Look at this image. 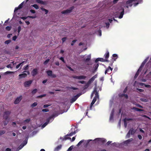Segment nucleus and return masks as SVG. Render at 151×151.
Wrapping results in <instances>:
<instances>
[{"instance_id": "obj_1", "label": "nucleus", "mask_w": 151, "mask_h": 151, "mask_svg": "<svg viewBox=\"0 0 151 151\" xmlns=\"http://www.w3.org/2000/svg\"><path fill=\"white\" fill-rule=\"evenodd\" d=\"M100 61L102 62H109V60L107 59H104L102 58H97L95 60V64L94 65L93 68L94 69L93 70V73H94L97 71V69L99 66V63H98V61Z\"/></svg>"}, {"instance_id": "obj_2", "label": "nucleus", "mask_w": 151, "mask_h": 151, "mask_svg": "<svg viewBox=\"0 0 151 151\" xmlns=\"http://www.w3.org/2000/svg\"><path fill=\"white\" fill-rule=\"evenodd\" d=\"M74 6H72L70 7L68 9L65 10H64L61 12V13L62 14H66L70 13L74 9Z\"/></svg>"}, {"instance_id": "obj_3", "label": "nucleus", "mask_w": 151, "mask_h": 151, "mask_svg": "<svg viewBox=\"0 0 151 151\" xmlns=\"http://www.w3.org/2000/svg\"><path fill=\"white\" fill-rule=\"evenodd\" d=\"M94 141H96L99 143L102 144H104L106 141L105 139L102 138H96L94 139Z\"/></svg>"}, {"instance_id": "obj_4", "label": "nucleus", "mask_w": 151, "mask_h": 151, "mask_svg": "<svg viewBox=\"0 0 151 151\" xmlns=\"http://www.w3.org/2000/svg\"><path fill=\"white\" fill-rule=\"evenodd\" d=\"M97 75H95L94 76H93L91 79H90L88 81L86 85L87 87H88L90 84L92 83L93 81L95 80L96 78L97 77Z\"/></svg>"}, {"instance_id": "obj_5", "label": "nucleus", "mask_w": 151, "mask_h": 151, "mask_svg": "<svg viewBox=\"0 0 151 151\" xmlns=\"http://www.w3.org/2000/svg\"><path fill=\"white\" fill-rule=\"evenodd\" d=\"M10 114L11 112L9 111H5L3 115L4 118L5 120H7L8 119Z\"/></svg>"}, {"instance_id": "obj_6", "label": "nucleus", "mask_w": 151, "mask_h": 151, "mask_svg": "<svg viewBox=\"0 0 151 151\" xmlns=\"http://www.w3.org/2000/svg\"><path fill=\"white\" fill-rule=\"evenodd\" d=\"M112 60L111 62V63L110 64V65L111 66L112 65L113 63L114 62V61H116V60L117 58L118 57L117 54H114L112 55Z\"/></svg>"}, {"instance_id": "obj_7", "label": "nucleus", "mask_w": 151, "mask_h": 151, "mask_svg": "<svg viewBox=\"0 0 151 151\" xmlns=\"http://www.w3.org/2000/svg\"><path fill=\"white\" fill-rule=\"evenodd\" d=\"M112 70L113 68H111L110 66H109L105 71V74L106 73L110 74L112 72Z\"/></svg>"}, {"instance_id": "obj_8", "label": "nucleus", "mask_w": 151, "mask_h": 151, "mask_svg": "<svg viewBox=\"0 0 151 151\" xmlns=\"http://www.w3.org/2000/svg\"><path fill=\"white\" fill-rule=\"evenodd\" d=\"M32 80H29L25 81L24 83V86L25 87H28L29 86L32 84Z\"/></svg>"}, {"instance_id": "obj_9", "label": "nucleus", "mask_w": 151, "mask_h": 151, "mask_svg": "<svg viewBox=\"0 0 151 151\" xmlns=\"http://www.w3.org/2000/svg\"><path fill=\"white\" fill-rule=\"evenodd\" d=\"M79 96H78V95L74 96L72 97L71 99L70 100V102L71 103H72L74 101H75L78 98Z\"/></svg>"}, {"instance_id": "obj_10", "label": "nucleus", "mask_w": 151, "mask_h": 151, "mask_svg": "<svg viewBox=\"0 0 151 151\" xmlns=\"http://www.w3.org/2000/svg\"><path fill=\"white\" fill-rule=\"evenodd\" d=\"M22 99V96H20L19 97H17L15 99L14 103L15 104H18L20 101Z\"/></svg>"}, {"instance_id": "obj_11", "label": "nucleus", "mask_w": 151, "mask_h": 151, "mask_svg": "<svg viewBox=\"0 0 151 151\" xmlns=\"http://www.w3.org/2000/svg\"><path fill=\"white\" fill-rule=\"evenodd\" d=\"M73 78H74L81 79H84L86 78V76H75L73 77Z\"/></svg>"}, {"instance_id": "obj_12", "label": "nucleus", "mask_w": 151, "mask_h": 151, "mask_svg": "<svg viewBox=\"0 0 151 151\" xmlns=\"http://www.w3.org/2000/svg\"><path fill=\"white\" fill-rule=\"evenodd\" d=\"M38 70L37 68L34 69L32 72V74L33 76H35L38 73Z\"/></svg>"}, {"instance_id": "obj_13", "label": "nucleus", "mask_w": 151, "mask_h": 151, "mask_svg": "<svg viewBox=\"0 0 151 151\" xmlns=\"http://www.w3.org/2000/svg\"><path fill=\"white\" fill-rule=\"evenodd\" d=\"M133 140V139L131 138L124 141L123 142L124 144L127 145H128V144H129L130 142H132Z\"/></svg>"}, {"instance_id": "obj_14", "label": "nucleus", "mask_w": 151, "mask_h": 151, "mask_svg": "<svg viewBox=\"0 0 151 151\" xmlns=\"http://www.w3.org/2000/svg\"><path fill=\"white\" fill-rule=\"evenodd\" d=\"M114 109H113L111 112V113L110 115L109 119L110 120H112L113 119L114 116Z\"/></svg>"}, {"instance_id": "obj_15", "label": "nucleus", "mask_w": 151, "mask_h": 151, "mask_svg": "<svg viewBox=\"0 0 151 151\" xmlns=\"http://www.w3.org/2000/svg\"><path fill=\"white\" fill-rule=\"evenodd\" d=\"M93 93L94 94H95V96L94 97V98H96V99H97V98H99V93L97 91L96 89H95L94 90V91L93 92Z\"/></svg>"}, {"instance_id": "obj_16", "label": "nucleus", "mask_w": 151, "mask_h": 151, "mask_svg": "<svg viewBox=\"0 0 151 151\" xmlns=\"http://www.w3.org/2000/svg\"><path fill=\"white\" fill-rule=\"evenodd\" d=\"M19 78L21 79L23 78H24L26 77L27 75L26 73H23L22 74H20L19 75Z\"/></svg>"}, {"instance_id": "obj_17", "label": "nucleus", "mask_w": 151, "mask_h": 151, "mask_svg": "<svg viewBox=\"0 0 151 151\" xmlns=\"http://www.w3.org/2000/svg\"><path fill=\"white\" fill-rule=\"evenodd\" d=\"M55 116L53 115H52L48 118L47 119V121L45 123H49L50 120H52V121L54 119Z\"/></svg>"}, {"instance_id": "obj_18", "label": "nucleus", "mask_w": 151, "mask_h": 151, "mask_svg": "<svg viewBox=\"0 0 151 151\" xmlns=\"http://www.w3.org/2000/svg\"><path fill=\"white\" fill-rule=\"evenodd\" d=\"M62 145H61L58 146L54 149V151H59L62 148Z\"/></svg>"}, {"instance_id": "obj_19", "label": "nucleus", "mask_w": 151, "mask_h": 151, "mask_svg": "<svg viewBox=\"0 0 151 151\" xmlns=\"http://www.w3.org/2000/svg\"><path fill=\"white\" fill-rule=\"evenodd\" d=\"M109 52L108 51H107L106 53L104 54V57L105 58V59H107L109 57Z\"/></svg>"}, {"instance_id": "obj_20", "label": "nucleus", "mask_w": 151, "mask_h": 151, "mask_svg": "<svg viewBox=\"0 0 151 151\" xmlns=\"http://www.w3.org/2000/svg\"><path fill=\"white\" fill-rule=\"evenodd\" d=\"M124 8H123L122 10V12H121L120 15L119 17V19H121L122 18L123 15L124 14Z\"/></svg>"}, {"instance_id": "obj_21", "label": "nucleus", "mask_w": 151, "mask_h": 151, "mask_svg": "<svg viewBox=\"0 0 151 151\" xmlns=\"http://www.w3.org/2000/svg\"><path fill=\"white\" fill-rule=\"evenodd\" d=\"M96 99L95 98H93V100L92 101V102L91 103V104H90V108L91 109V108H92L93 105L96 102Z\"/></svg>"}, {"instance_id": "obj_22", "label": "nucleus", "mask_w": 151, "mask_h": 151, "mask_svg": "<svg viewBox=\"0 0 151 151\" xmlns=\"http://www.w3.org/2000/svg\"><path fill=\"white\" fill-rule=\"evenodd\" d=\"M87 58L84 60L85 62H89L91 59V55H89L87 56Z\"/></svg>"}, {"instance_id": "obj_23", "label": "nucleus", "mask_w": 151, "mask_h": 151, "mask_svg": "<svg viewBox=\"0 0 151 151\" xmlns=\"http://www.w3.org/2000/svg\"><path fill=\"white\" fill-rule=\"evenodd\" d=\"M132 109L134 110L137 111H143V110L139 109L138 108L136 107H133Z\"/></svg>"}, {"instance_id": "obj_24", "label": "nucleus", "mask_w": 151, "mask_h": 151, "mask_svg": "<svg viewBox=\"0 0 151 151\" xmlns=\"http://www.w3.org/2000/svg\"><path fill=\"white\" fill-rule=\"evenodd\" d=\"M131 134H133L135 132V130H134L133 128H131L129 131Z\"/></svg>"}, {"instance_id": "obj_25", "label": "nucleus", "mask_w": 151, "mask_h": 151, "mask_svg": "<svg viewBox=\"0 0 151 151\" xmlns=\"http://www.w3.org/2000/svg\"><path fill=\"white\" fill-rule=\"evenodd\" d=\"M46 73L47 74V75L49 76H51L52 73V72L51 70H48L47 71Z\"/></svg>"}, {"instance_id": "obj_26", "label": "nucleus", "mask_w": 151, "mask_h": 151, "mask_svg": "<svg viewBox=\"0 0 151 151\" xmlns=\"http://www.w3.org/2000/svg\"><path fill=\"white\" fill-rule=\"evenodd\" d=\"M132 119L131 118H126L124 119V123H126L127 121H129L132 120Z\"/></svg>"}, {"instance_id": "obj_27", "label": "nucleus", "mask_w": 151, "mask_h": 151, "mask_svg": "<svg viewBox=\"0 0 151 151\" xmlns=\"http://www.w3.org/2000/svg\"><path fill=\"white\" fill-rule=\"evenodd\" d=\"M32 6L34 7L36 9H38L39 8V6L37 4H34L32 5Z\"/></svg>"}, {"instance_id": "obj_28", "label": "nucleus", "mask_w": 151, "mask_h": 151, "mask_svg": "<svg viewBox=\"0 0 151 151\" xmlns=\"http://www.w3.org/2000/svg\"><path fill=\"white\" fill-rule=\"evenodd\" d=\"M37 89H33L32 92V94L33 95L35 94L37 91Z\"/></svg>"}, {"instance_id": "obj_29", "label": "nucleus", "mask_w": 151, "mask_h": 151, "mask_svg": "<svg viewBox=\"0 0 151 151\" xmlns=\"http://www.w3.org/2000/svg\"><path fill=\"white\" fill-rule=\"evenodd\" d=\"M76 133L74 131V132H71L69 134H67V135H68L69 136H71L74 134H75Z\"/></svg>"}, {"instance_id": "obj_30", "label": "nucleus", "mask_w": 151, "mask_h": 151, "mask_svg": "<svg viewBox=\"0 0 151 151\" xmlns=\"http://www.w3.org/2000/svg\"><path fill=\"white\" fill-rule=\"evenodd\" d=\"M41 9L42 11H44L45 12V14H47L48 12V10L46 9L43 8H41Z\"/></svg>"}, {"instance_id": "obj_31", "label": "nucleus", "mask_w": 151, "mask_h": 151, "mask_svg": "<svg viewBox=\"0 0 151 151\" xmlns=\"http://www.w3.org/2000/svg\"><path fill=\"white\" fill-rule=\"evenodd\" d=\"M37 102H35L31 105V106L32 107H34L36 106L37 105Z\"/></svg>"}, {"instance_id": "obj_32", "label": "nucleus", "mask_w": 151, "mask_h": 151, "mask_svg": "<svg viewBox=\"0 0 151 151\" xmlns=\"http://www.w3.org/2000/svg\"><path fill=\"white\" fill-rule=\"evenodd\" d=\"M84 141V140H82L80 141L77 145V146H79L81 145L82 143Z\"/></svg>"}, {"instance_id": "obj_33", "label": "nucleus", "mask_w": 151, "mask_h": 151, "mask_svg": "<svg viewBox=\"0 0 151 151\" xmlns=\"http://www.w3.org/2000/svg\"><path fill=\"white\" fill-rule=\"evenodd\" d=\"M68 136H69L67 135V134L65 135L64 137V139L65 140L67 139H71V138L68 137Z\"/></svg>"}, {"instance_id": "obj_34", "label": "nucleus", "mask_w": 151, "mask_h": 151, "mask_svg": "<svg viewBox=\"0 0 151 151\" xmlns=\"http://www.w3.org/2000/svg\"><path fill=\"white\" fill-rule=\"evenodd\" d=\"M23 3H24V2H22V3H21L19 5V6H18L19 9H21L22 8V7L23 6Z\"/></svg>"}, {"instance_id": "obj_35", "label": "nucleus", "mask_w": 151, "mask_h": 151, "mask_svg": "<svg viewBox=\"0 0 151 151\" xmlns=\"http://www.w3.org/2000/svg\"><path fill=\"white\" fill-rule=\"evenodd\" d=\"M132 2H133L132 0H128L127 1L126 3L127 4H131Z\"/></svg>"}, {"instance_id": "obj_36", "label": "nucleus", "mask_w": 151, "mask_h": 151, "mask_svg": "<svg viewBox=\"0 0 151 151\" xmlns=\"http://www.w3.org/2000/svg\"><path fill=\"white\" fill-rule=\"evenodd\" d=\"M5 133V131L4 130L0 131V136L4 134Z\"/></svg>"}, {"instance_id": "obj_37", "label": "nucleus", "mask_w": 151, "mask_h": 151, "mask_svg": "<svg viewBox=\"0 0 151 151\" xmlns=\"http://www.w3.org/2000/svg\"><path fill=\"white\" fill-rule=\"evenodd\" d=\"M23 62H22V63H21L19 64H18V65H17L16 66V68L17 69H18V68H19V67H20V65H23Z\"/></svg>"}, {"instance_id": "obj_38", "label": "nucleus", "mask_w": 151, "mask_h": 151, "mask_svg": "<svg viewBox=\"0 0 151 151\" xmlns=\"http://www.w3.org/2000/svg\"><path fill=\"white\" fill-rule=\"evenodd\" d=\"M28 68H29V65H26L24 67L23 69L24 70H28Z\"/></svg>"}, {"instance_id": "obj_39", "label": "nucleus", "mask_w": 151, "mask_h": 151, "mask_svg": "<svg viewBox=\"0 0 151 151\" xmlns=\"http://www.w3.org/2000/svg\"><path fill=\"white\" fill-rule=\"evenodd\" d=\"M30 119H25L24 121V123H29L30 121Z\"/></svg>"}, {"instance_id": "obj_40", "label": "nucleus", "mask_w": 151, "mask_h": 151, "mask_svg": "<svg viewBox=\"0 0 151 151\" xmlns=\"http://www.w3.org/2000/svg\"><path fill=\"white\" fill-rule=\"evenodd\" d=\"M139 72L138 71H137V72L136 73V74L135 75V76H134V78H136L137 77L138 75H139Z\"/></svg>"}, {"instance_id": "obj_41", "label": "nucleus", "mask_w": 151, "mask_h": 151, "mask_svg": "<svg viewBox=\"0 0 151 151\" xmlns=\"http://www.w3.org/2000/svg\"><path fill=\"white\" fill-rule=\"evenodd\" d=\"M50 60L49 59H47L44 62V65H46L49 62Z\"/></svg>"}, {"instance_id": "obj_42", "label": "nucleus", "mask_w": 151, "mask_h": 151, "mask_svg": "<svg viewBox=\"0 0 151 151\" xmlns=\"http://www.w3.org/2000/svg\"><path fill=\"white\" fill-rule=\"evenodd\" d=\"M11 27L9 26H7L6 27V30L10 31L11 29Z\"/></svg>"}, {"instance_id": "obj_43", "label": "nucleus", "mask_w": 151, "mask_h": 151, "mask_svg": "<svg viewBox=\"0 0 151 151\" xmlns=\"http://www.w3.org/2000/svg\"><path fill=\"white\" fill-rule=\"evenodd\" d=\"M42 111L43 112H47L49 111V110L48 109H42Z\"/></svg>"}, {"instance_id": "obj_44", "label": "nucleus", "mask_w": 151, "mask_h": 151, "mask_svg": "<svg viewBox=\"0 0 151 151\" xmlns=\"http://www.w3.org/2000/svg\"><path fill=\"white\" fill-rule=\"evenodd\" d=\"M137 90L139 91L140 92H143L144 91V90L140 88H137Z\"/></svg>"}, {"instance_id": "obj_45", "label": "nucleus", "mask_w": 151, "mask_h": 151, "mask_svg": "<svg viewBox=\"0 0 151 151\" xmlns=\"http://www.w3.org/2000/svg\"><path fill=\"white\" fill-rule=\"evenodd\" d=\"M11 40H6L5 41V44H9V43H10V42H11Z\"/></svg>"}, {"instance_id": "obj_46", "label": "nucleus", "mask_w": 151, "mask_h": 151, "mask_svg": "<svg viewBox=\"0 0 151 151\" xmlns=\"http://www.w3.org/2000/svg\"><path fill=\"white\" fill-rule=\"evenodd\" d=\"M131 134L130 132H128L127 135V138H129L130 137V135Z\"/></svg>"}, {"instance_id": "obj_47", "label": "nucleus", "mask_w": 151, "mask_h": 151, "mask_svg": "<svg viewBox=\"0 0 151 151\" xmlns=\"http://www.w3.org/2000/svg\"><path fill=\"white\" fill-rule=\"evenodd\" d=\"M145 86L146 88H151V86L149 84H145Z\"/></svg>"}, {"instance_id": "obj_48", "label": "nucleus", "mask_w": 151, "mask_h": 151, "mask_svg": "<svg viewBox=\"0 0 151 151\" xmlns=\"http://www.w3.org/2000/svg\"><path fill=\"white\" fill-rule=\"evenodd\" d=\"M76 40H74L72 41V42L71 43V45L73 46L74 45V44L76 42Z\"/></svg>"}, {"instance_id": "obj_49", "label": "nucleus", "mask_w": 151, "mask_h": 151, "mask_svg": "<svg viewBox=\"0 0 151 151\" xmlns=\"http://www.w3.org/2000/svg\"><path fill=\"white\" fill-rule=\"evenodd\" d=\"M59 59L62 60L64 63H65V62L64 60V58L63 57H61Z\"/></svg>"}, {"instance_id": "obj_50", "label": "nucleus", "mask_w": 151, "mask_h": 151, "mask_svg": "<svg viewBox=\"0 0 151 151\" xmlns=\"http://www.w3.org/2000/svg\"><path fill=\"white\" fill-rule=\"evenodd\" d=\"M48 124V123H44V124L41 126L42 128H43L45 127L47 124Z\"/></svg>"}, {"instance_id": "obj_51", "label": "nucleus", "mask_w": 151, "mask_h": 151, "mask_svg": "<svg viewBox=\"0 0 151 151\" xmlns=\"http://www.w3.org/2000/svg\"><path fill=\"white\" fill-rule=\"evenodd\" d=\"M21 30V27L20 26H19L18 28V32L19 33Z\"/></svg>"}, {"instance_id": "obj_52", "label": "nucleus", "mask_w": 151, "mask_h": 151, "mask_svg": "<svg viewBox=\"0 0 151 151\" xmlns=\"http://www.w3.org/2000/svg\"><path fill=\"white\" fill-rule=\"evenodd\" d=\"M46 96V94H44L42 95H41L40 96H38L37 97L38 98H42L43 97H45Z\"/></svg>"}, {"instance_id": "obj_53", "label": "nucleus", "mask_w": 151, "mask_h": 151, "mask_svg": "<svg viewBox=\"0 0 151 151\" xmlns=\"http://www.w3.org/2000/svg\"><path fill=\"white\" fill-rule=\"evenodd\" d=\"M27 18H28L27 17H20V18L23 20H25Z\"/></svg>"}, {"instance_id": "obj_54", "label": "nucleus", "mask_w": 151, "mask_h": 151, "mask_svg": "<svg viewBox=\"0 0 151 151\" xmlns=\"http://www.w3.org/2000/svg\"><path fill=\"white\" fill-rule=\"evenodd\" d=\"M73 148V147L72 146L70 147L68 150V151H70Z\"/></svg>"}, {"instance_id": "obj_55", "label": "nucleus", "mask_w": 151, "mask_h": 151, "mask_svg": "<svg viewBox=\"0 0 151 151\" xmlns=\"http://www.w3.org/2000/svg\"><path fill=\"white\" fill-rule=\"evenodd\" d=\"M66 40V37L63 38L62 39L63 42H64Z\"/></svg>"}, {"instance_id": "obj_56", "label": "nucleus", "mask_w": 151, "mask_h": 151, "mask_svg": "<svg viewBox=\"0 0 151 151\" xmlns=\"http://www.w3.org/2000/svg\"><path fill=\"white\" fill-rule=\"evenodd\" d=\"M13 72H11V71H7L5 73V74H8L11 73H13Z\"/></svg>"}, {"instance_id": "obj_57", "label": "nucleus", "mask_w": 151, "mask_h": 151, "mask_svg": "<svg viewBox=\"0 0 151 151\" xmlns=\"http://www.w3.org/2000/svg\"><path fill=\"white\" fill-rule=\"evenodd\" d=\"M6 67L7 68H12V65L10 64H9L6 66Z\"/></svg>"}, {"instance_id": "obj_58", "label": "nucleus", "mask_w": 151, "mask_h": 151, "mask_svg": "<svg viewBox=\"0 0 151 151\" xmlns=\"http://www.w3.org/2000/svg\"><path fill=\"white\" fill-rule=\"evenodd\" d=\"M51 76L52 78H55L56 77V75L52 73V75Z\"/></svg>"}, {"instance_id": "obj_59", "label": "nucleus", "mask_w": 151, "mask_h": 151, "mask_svg": "<svg viewBox=\"0 0 151 151\" xmlns=\"http://www.w3.org/2000/svg\"><path fill=\"white\" fill-rule=\"evenodd\" d=\"M17 38V37L16 36H14L12 38L13 40L15 41Z\"/></svg>"}, {"instance_id": "obj_60", "label": "nucleus", "mask_w": 151, "mask_h": 151, "mask_svg": "<svg viewBox=\"0 0 151 151\" xmlns=\"http://www.w3.org/2000/svg\"><path fill=\"white\" fill-rule=\"evenodd\" d=\"M50 106V105H49L45 104V105H44V106H43V108H46L47 107Z\"/></svg>"}, {"instance_id": "obj_61", "label": "nucleus", "mask_w": 151, "mask_h": 151, "mask_svg": "<svg viewBox=\"0 0 151 151\" xmlns=\"http://www.w3.org/2000/svg\"><path fill=\"white\" fill-rule=\"evenodd\" d=\"M71 89H72L73 90H78V88H77L74 87H71L70 88Z\"/></svg>"}, {"instance_id": "obj_62", "label": "nucleus", "mask_w": 151, "mask_h": 151, "mask_svg": "<svg viewBox=\"0 0 151 151\" xmlns=\"http://www.w3.org/2000/svg\"><path fill=\"white\" fill-rule=\"evenodd\" d=\"M106 27L107 28H108L109 27V23L108 22H107V23H106Z\"/></svg>"}, {"instance_id": "obj_63", "label": "nucleus", "mask_w": 151, "mask_h": 151, "mask_svg": "<svg viewBox=\"0 0 151 151\" xmlns=\"http://www.w3.org/2000/svg\"><path fill=\"white\" fill-rule=\"evenodd\" d=\"M78 83L81 84H84L85 83V82L84 81H79Z\"/></svg>"}, {"instance_id": "obj_64", "label": "nucleus", "mask_w": 151, "mask_h": 151, "mask_svg": "<svg viewBox=\"0 0 151 151\" xmlns=\"http://www.w3.org/2000/svg\"><path fill=\"white\" fill-rule=\"evenodd\" d=\"M30 12L34 14L35 13V11L34 10L31 9L30 10Z\"/></svg>"}]
</instances>
